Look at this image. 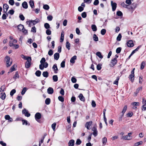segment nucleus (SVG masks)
Returning a JSON list of instances; mask_svg holds the SVG:
<instances>
[{"mask_svg": "<svg viewBox=\"0 0 146 146\" xmlns=\"http://www.w3.org/2000/svg\"><path fill=\"white\" fill-rule=\"evenodd\" d=\"M145 65V62H143L141 63V65L140 69L141 70L143 69Z\"/></svg>", "mask_w": 146, "mask_h": 146, "instance_id": "79ce46f5", "label": "nucleus"}, {"mask_svg": "<svg viewBox=\"0 0 146 146\" xmlns=\"http://www.w3.org/2000/svg\"><path fill=\"white\" fill-rule=\"evenodd\" d=\"M9 4L11 5H13L15 3L14 0H9Z\"/></svg>", "mask_w": 146, "mask_h": 146, "instance_id": "774afa93", "label": "nucleus"}, {"mask_svg": "<svg viewBox=\"0 0 146 146\" xmlns=\"http://www.w3.org/2000/svg\"><path fill=\"white\" fill-rule=\"evenodd\" d=\"M22 121L23 122V125L25 124L26 125H27L28 124L29 125H30L29 123V124L28 123L27 121V120H22Z\"/></svg>", "mask_w": 146, "mask_h": 146, "instance_id": "680f3d73", "label": "nucleus"}, {"mask_svg": "<svg viewBox=\"0 0 146 146\" xmlns=\"http://www.w3.org/2000/svg\"><path fill=\"white\" fill-rule=\"evenodd\" d=\"M134 76L135 75L134 74H131L129 75V79L131 81L133 82L134 80Z\"/></svg>", "mask_w": 146, "mask_h": 146, "instance_id": "ddd939ff", "label": "nucleus"}, {"mask_svg": "<svg viewBox=\"0 0 146 146\" xmlns=\"http://www.w3.org/2000/svg\"><path fill=\"white\" fill-rule=\"evenodd\" d=\"M133 0H126L125 3L129 5L131 3V1H133Z\"/></svg>", "mask_w": 146, "mask_h": 146, "instance_id": "4d7b16f0", "label": "nucleus"}, {"mask_svg": "<svg viewBox=\"0 0 146 146\" xmlns=\"http://www.w3.org/2000/svg\"><path fill=\"white\" fill-rule=\"evenodd\" d=\"M50 102V99L49 98H47L45 101V103L47 105H48Z\"/></svg>", "mask_w": 146, "mask_h": 146, "instance_id": "a18cd8bd", "label": "nucleus"}, {"mask_svg": "<svg viewBox=\"0 0 146 146\" xmlns=\"http://www.w3.org/2000/svg\"><path fill=\"white\" fill-rule=\"evenodd\" d=\"M91 28L93 31H96L97 30V28L96 26L95 25H93L91 26Z\"/></svg>", "mask_w": 146, "mask_h": 146, "instance_id": "cd10ccee", "label": "nucleus"}, {"mask_svg": "<svg viewBox=\"0 0 146 146\" xmlns=\"http://www.w3.org/2000/svg\"><path fill=\"white\" fill-rule=\"evenodd\" d=\"M35 118L36 120L38 122H39V119H40L41 117V115L39 112L37 113L35 115Z\"/></svg>", "mask_w": 146, "mask_h": 146, "instance_id": "39448f33", "label": "nucleus"}, {"mask_svg": "<svg viewBox=\"0 0 146 146\" xmlns=\"http://www.w3.org/2000/svg\"><path fill=\"white\" fill-rule=\"evenodd\" d=\"M93 38L94 40L95 41H97L98 40V37L95 34H94L93 35Z\"/></svg>", "mask_w": 146, "mask_h": 146, "instance_id": "7c9ffc66", "label": "nucleus"}, {"mask_svg": "<svg viewBox=\"0 0 146 146\" xmlns=\"http://www.w3.org/2000/svg\"><path fill=\"white\" fill-rule=\"evenodd\" d=\"M29 3L30 6L32 8H33L34 7V2L33 1L31 0L29 1Z\"/></svg>", "mask_w": 146, "mask_h": 146, "instance_id": "c85d7f7f", "label": "nucleus"}, {"mask_svg": "<svg viewBox=\"0 0 146 146\" xmlns=\"http://www.w3.org/2000/svg\"><path fill=\"white\" fill-rule=\"evenodd\" d=\"M48 73L47 71H45L43 72L42 73L43 76L47 78L48 76Z\"/></svg>", "mask_w": 146, "mask_h": 146, "instance_id": "c756f323", "label": "nucleus"}, {"mask_svg": "<svg viewBox=\"0 0 146 146\" xmlns=\"http://www.w3.org/2000/svg\"><path fill=\"white\" fill-rule=\"evenodd\" d=\"M71 80L73 83H75L77 81L76 79L74 77H72V78Z\"/></svg>", "mask_w": 146, "mask_h": 146, "instance_id": "5fc2aeb1", "label": "nucleus"}, {"mask_svg": "<svg viewBox=\"0 0 146 146\" xmlns=\"http://www.w3.org/2000/svg\"><path fill=\"white\" fill-rule=\"evenodd\" d=\"M16 66L15 65H14L13 66H12L11 68L10 69V71L11 72H13V71L15 70V67Z\"/></svg>", "mask_w": 146, "mask_h": 146, "instance_id": "49530a36", "label": "nucleus"}, {"mask_svg": "<svg viewBox=\"0 0 146 146\" xmlns=\"http://www.w3.org/2000/svg\"><path fill=\"white\" fill-rule=\"evenodd\" d=\"M61 67L62 68H64L65 66V61L64 60L60 64Z\"/></svg>", "mask_w": 146, "mask_h": 146, "instance_id": "3c124183", "label": "nucleus"}, {"mask_svg": "<svg viewBox=\"0 0 146 146\" xmlns=\"http://www.w3.org/2000/svg\"><path fill=\"white\" fill-rule=\"evenodd\" d=\"M46 33L47 35H50L51 34V32L50 30L47 29L46 31Z\"/></svg>", "mask_w": 146, "mask_h": 146, "instance_id": "0e129e2a", "label": "nucleus"}, {"mask_svg": "<svg viewBox=\"0 0 146 146\" xmlns=\"http://www.w3.org/2000/svg\"><path fill=\"white\" fill-rule=\"evenodd\" d=\"M106 33V30L105 29H103L101 31V33L102 35H104Z\"/></svg>", "mask_w": 146, "mask_h": 146, "instance_id": "de8ad7c7", "label": "nucleus"}, {"mask_svg": "<svg viewBox=\"0 0 146 146\" xmlns=\"http://www.w3.org/2000/svg\"><path fill=\"white\" fill-rule=\"evenodd\" d=\"M132 134V132L128 133L127 135L124 136L123 137V139L127 140H131L132 138V137L131 136Z\"/></svg>", "mask_w": 146, "mask_h": 146, "instance_id": "f257e3e1", "label": "nucleus"}, {"mask_svg": "<svg viewBox=\"0 0 146 146\" xmlns=\"http://www.w3.org/2000/svg\"><path fill=\"white\" fill-rule=\"evenodd\" d=\"M52 79L54 82H56L58 80V77L57 75H54L52 77Z\"/></svg>", "mask_w": 146, "mask_h": 146, "instance_id": "4c0bfd02", "label": "nucleus"}, {"mask_svg": "<svg viewBox=\"0 0 146 146\" xmlns=\"http://www.w3.org/2000/svg\"><path fill=\"white\" fill-rule=\"evenodd\" d=\"M102 141L103 145H106L107 142V138L105 137H104L102 139Z\"/></svg>", "mask_w": 146, "mask_h": 146, "instance_id": "bb28decb", "label": "nucleus"}, {"mask_svg": "<svg viewBox=\"0 0 146 146\" xmlns=\"http://www.w3.org/2000/svg\"><path fill=\"white\" fill-rule=\"evenodd\" d=\"M22 6L23 8L26 9H27L28 8L27 3L25 1L23 2L22 4Z\"/></svg>", "mask_w": 146, "mask_h": 146, "instance_id": "b1692460", "label": "nucleus"}, {"mask_svg": "<svg viewBox=\"0 0 146 146\" xmlns=\"http://www.w3.org/2000/svg\"><path fill=\"white\" fill-rule=\"evenodd\" d=\"M56 123H54L52 125L51 127L54 131H55L56 127Z\"/></svg>", "mask_w": 146, "mask_h": 146, "instance_id": "a19ab883", "label": "nucleus"}, {"mask_svg": "<svg viewBox=\"0 0 146 146\" xmlns=\"http://www.w3.org/2000/svg\"><path fill=\"white\" fill-rule=\"evenodd\" d=\"M127 46L129 47H132L134 46L133 41L131 40L128 41L127 42Z\"/></svg>", "mask_w": 146, "mask_h": 146, "instance_id": "1a4fd4ad", "label": "nucleus"}, {"mask_svg": "<svg viewBox=\"0 0 146 146\" xmlns=\"http://www.w3.org/2000/svg\"><path fill=\"white\" fill-rule=\"evenodd\" d=\"M119 79V77H117L116 80L114 82L113 84L116 85H117L118 84V81Z\"/></svg>", "mask_w": 146, "mask_h": 146, "instance_id": "864d4df0", "label": "nucleus"}, {"mask_svg": "<svg viewBox=\"0 0 146 146\" xmlns=\"http://www.w3.org/2000/svg\"><path fill=\"white\" fill-rule=\"evenodd\" d=\"M40 21L39 19L38 18H36L35 20H31L33 25H35L36 23H39Z\"/></svg>", "mask_w": 146, "mask_h": 146, "instance_id": "6ab92c4d", "label": "nucleus"}, {"mask_svg": "<svg viewBox=\"0 0 146 146\" xmlns=\"http://www.w3.org/2000/svg\"><path fill=\"white\" fill-rule=\"evenodd\" d=\"M19 77V76L18 74V72H16L15 73V74L13 76V78L15 80L17 78H18Z\"/></svg>", "mask_w": 146, "mask_h": 146, "instance_id": "72a5a7b5", "label": "nucleus"}, {"mask_svg": "<svg viewBox=\"0 0 146 146\" xmlns=\"http://www.w3.org/2000/svg\"><path fill=\"white\" fill-rule=\"evenodd\" d=\"M47 91L48 94H52L53 93L54 90L52 88L49 87Z\"/></svg>", "mask_w": 146, "mask_h": 146, "instance_id": "a211bd4d", "label": "nucleus"}, {"mask_svg": "<svg viewBox=\"0 0 146 146\" xmlns=\"http://www.w3.org/2000/svg\"><path fill=\"white\" fill-rule=\"evenodd\" d=\"M70 43L68 41L66 42V47L68 50L70 49Z\"/></svg>", "mask_w": 146, "mask_h": 146, "instance_id": "2f4dec72", "label": "nucleus"}, {"mask_svg": "<svg viewBox=\"0 0 146 146\" xmlns=\"http://www.w3.org/2000/svg\"><path fill=\"white\" fill-rule=\"evenodd\" d=\"M43 8L44 9L48 10L49 9V7L48 5L46 4L43 5Z\"/></svg>", "mask_w": 146, "mask_h": 146, "instance_id": "09e8293b", "label": "nucleus"}, {"mask_svg": "<svg viewBox=\"0 0 146 146\" xmlns=\"http://www.w3.org/2000/svg\"><path fill=\"white\" fill-rule=\"evenodd\" d=\"M92 121L88 122L86 123L85 125V126L87 129H90V126L92 124Z\"/></svg>", "mask_w": 146, "mask_h": 146, "instance_id": "9b49d317", "label": "nucleus"}, {"mask_svg": "<svg viewBox=\"0 0 146 146\" xmlns=\"http://www.w3.org/2000/svg\"><path fill=\"white\" fill-rule=\"evenodd\" d=\"M64 31H62L61 32V36L60 38V42H62L64 40Z\"/></svg>", "mask_w": 146, "mask_h": 146, "instance_id": "5701e85b", "label": "nucleus"}, {"mask_svg": "<svg viewBox=\"0 0 146 146\" xmlns=\"http://www.w3.org/2000/svg\"><path fill=\"white\" fill-rule=\"evenodd\" d=\"M121 35L120 34H119L117 38V40L118 41H120L121 39Z\"/></svg>", "mask_w": 146, "mask_h": 146, "instance_id": "603ef678", "label": "nucleus"}, {"mask_svg": "<svg viewBox=\"0 0 146 146\" xmlns=\"http://www.w3.org/2000/svg\"><path fill=\"white\" fill-rule=\"evenodd\" d=\"M77 56H74L72 57L70 60L71 63L73 64L75 62V60L76 59Z\"/></svg>", "mask_w": 146, "mask_h": 146, "instance_id": "aec40b11", "label": "nucleus"}, {"mask_svg": "<svg viewBox=\"0 0 146 146\" xmlns=\"http://www.w3.org/2000/svg\"><path fill=\"white\" fill-rule=\"evenodd\" d=\"M9 8V6L7 4H5L3 5V11L5 12H6Z\"/></svg>", "mask_w": 146, "mask_h": 146, "instance_id": "dca6fc26", "label": "nucleus"}, {"mask_svg": "<svg viewBox=\"0 0 146 146\" xmlns=\"http://www.w3.org/2000/svg\"><path fill=\"white\" fill-rule=\"evenodd\" d=\"M111 5L112 8V10L113 11H114L117 7V4L115 3H114L112 1L111 2Z\"/></svg>", "mask_w": 146, "mask_h": 146, "instance_id": "6e6552de", "label": "nucleus"}, {"mask_svg": "<svg viewBox=\"0 0 146 146\" xmlns=\"http://www.w3.org/2000/svg\"><path fill=\"white\" fill-rule=\"evenodd\" d=\"M127 109V106H125L123 107L122 111L121 112V117L119 119L120 120H121V117L123 116L124 114L125 113V112L126 111V110Z\"/></svg>", "mask_w": 146, "mask_h": 146, "instance_id": "f8f14e48", "label": "nucleus"}, {"mask_svg": "<svg viewBox=\"0 0 146 146\" xmlns=\"http://www.w3.org/2000/svg\"><path fill=\"white\" fill-rule=\"evenodd\" d=\"M27 61L25 63V67L27 68H28L31 66V57H28L26 59Z\"/></svg>", "mask_w": 146, "mask_h": 146, "instance_id": "7ed1b4c3", "label": "nucleus"}, {"mask_svg": "<svg viewBox=\"0 0 146 146\" xmlns=\"http://www.w3.org/2000/svg\"><path fill=\"white\" fill-rule=\"evenodd\" d=\"M17 42V40L14 39V40L10 41L9 45L10 46H12L15 44H14L16 43Z\"/></svg>", "mask_w": 146, "mask_h": 146, "instance_id": "4468645a", "label": "nucleus"}, {"mask_svg": "<svg viewBox=\"0 0 146 146\" xmlns=\"http://www.w3.org/2000/svg\"><path fill=\"white\" fill-rule=\"evenodd\" d=\"M19 17L20 19L22 21H24L25 20V18L23 15L22 14H20Z\"/></svg>", "mask_w": 146, "mask_h": 146, "instance_id": "6e6d98bb", "label": "nucleus"}, {"mask_svg": "<svg viewBox=\"0 0 146 146\" xmlns=\"http://www.w3.org/2000/svg\"><path fill=\"white\" fill-rule=\"evenodd\" d=\"M86 16V14L85 12H84L82 13L81 16L83 18H85Z\"/></svg>", "mask_w": 146, "mask_h": 146, "instance_id": "e2e57ef3", "label": "nucleus"}, {"mask_svg": "<svg viewBox=\"0 0 146 146\" xmlns=\"http://www.w3.org/2000/svg\"><path fill=\"white\" fill-rule=\"evenodd\" d=\"M48 64L47 62H45L43 64H40L39 65V68L40 69L42 70L44 68H46L48 66Z\"/></svg>", "mask_w": 146, "mask_h": 146, "instance_id": "423d86ee", "label": "nucleus"}, {"mask_svg": "<svg viewBox=\"0 0 146 146\" xmlns=\"http://www.w3.org/2000/svg\"><path fill=\"white\" fill-rule=\"evenodd\" d=\"M92 130L93 131V135L95 136L96 137L98 135V131L97 130L96 127H93L92 129Z\"/></svg>", "mask_w": 146, "mask_h": 146, "instance_id": "9d476101", "label": "nucleus"}, {"mask_svg": "<svg viewBox=\"0 0 146 146\" xmlns=\"http://www.w3.org/2000/svg\"><path fill=\"white\" fill-rule=\"evenodd\" d=\"M41 74V72L39 70H37V71H36V72H35L36 75L38 77L40 76Z\"/></svg>", "mask_w": 146, "mask_h": 146, "instance_id": "c03bdc74", "label": "nucleus"}, {"mask_svg": "<svg viewBox=\"0 0 146 146\" xmlns=\"http://www.w3.org/2000/svg\"><path fill=\"white\" fill-rule=\"evenodd\" d=\"M54 59L57 60L59 57V54L58 53H56L54 54Z\"/></svg>", "mask_w": 146, "mask_h": 146, "instance_id": "4be33fe9", "label": "nucleus"}, {"mask_svg": "<svg viewBox=\"0 0 146 146\" xmlns=\"http://www.w3.org/2000/svg\"><path fill=\"white\" fill-rule=\"evenodd\" d=\"M96 55L100 58L102 59L103 58V56L102 55L100 52H96Z\"/></svg>", "mask_w": 146, "mask_h": 146, "instance_id": "c9c22d12", "label": "nucleus"}, {"mask_svg": "<svg viewBox=\"0 0 146 146\" xmlns=\"http://www.w3.org/2000/svg\"><path fill=\"white\" fill-rule=\"evenodd\" d=\"M22 112L24 114L25 116L29 117L31 115L29 113L28 111L26 109H24L22 110Z\"/></svg>", "mask_w": 146, "mask_h": 146, "instance_id": "0eeeda50", "label": "nucleus"}, {"mask_svg": "<svg viewBox=\"0 0 146 146\" xmlns=\"http://www.w3.org/2000/svg\"><path fill=\"white\" fill-rule=\"evenodd\" d=\"M143 76H140L139 78V83L141 84H142L143 81Z\"/></svg>", "mask_w": 146, "mask_h": 146, "instance_id": "ea45409f", "label": "nucleus"}, {"mask_svg": "<svg viewBox=\"0 0 146 146\" xmlns=\"http://www.w3.org/2000/svg\"><path fill=\"white\" fill-rule=\"evenodd\" d=\"M18 29L20 31H22L24 28L23 25H22L20 24L17 26Z\"/></svg>", "mask_w": 146, "mask_h": 146, "instance_id": "a878e982", "label": "nucleus"}, {"mask_svg": "<svg viewBox=\"0 0 146 146\" xmlns=\"http://www.w3.org/2000/svg\"><path fill=\"white\" fill-rule=\"evenodd\" d=\"M16 92V90L13 89L10 92V95L11 96H13V94L15 93Z\"/></svg>", "mask_w": 146, "mask_h": 146, "instance_id": "8fccbe9b", "label": "nucleus"}, {"mask_svg": "<svg viewBox=\"0 0 146 146\" xmlns=\"http://www.w3.org/2000/svg\"><path fill=\"white\" fill-rule=\"evenodd\" d=\"M143 142L142 141H141L137 143H135L134 145V146H138L142 144Z\"/></svg>", "mask_w": 146, "mask_h": 146, "instance_id": "e433bc0d", "label": "nucleus"}, {"mask_svg": "<svg viewBox=\"0 0 146 146\" xmlns=\"http://www.w3.org/2000/svg\"><path fill=\"white\" fill-rule=\"evenodd\" d=\"M102 67H101V64H98L97 66V69L99 70L101 69Z\"/></svg>", "mask_w": 146, "mask_h": 146, "instance_id": "bf43d9fd", "label": "nucleus"}, {"mask_svg": "<svg viewBox=\"0 0 146 146\" xmlns=\"http://www.w3.org/2000/svg\"><path fill=\"white\" fill-rule=\"evenodd\" d=\"M58 98L59 100L61 102H63L64 101V98L62 97L59 96L58 97Z\"/></svg>", "mask_w": 146, "mask_h": 146, "instance_id": "052dcab7", "label": "nucleus"}, {"mask_svg": "<svg viewBox=\"0 0 146 146\" xmlns=\"http://www.w3.org/2000/svg\"><path fill=\"white\" fill-rule=\"evenodd\" d=\"M5 118L6 120H9V121L12 122L13 121L12 118L9 115H5Z\"/></svg>", "mask_w": 146, "mask_h": 146, "instance_id": "f3484780", "label": "nucleus"}, {"mask_svg": "<svg viewBox=\"0 0 146 146\" xmlns=\"http://www.w3.org/2000/svg\"><path fill=\"white\" fill-rule=\"evenodd\" d=\"M142 87H140L138 88L136 90L135 92V94L136 95L139 92V91H141L142 90Z\"/></svg>", "mask_w": 146, "mask_h": 146, "instance_id": "473e14b6", "label": "nucleus"}, {"mask_svg": "<svg viewBox=\"0 0 146 146\" xmlns=\"http://www.w3.org/2000/svg\"><path fill=\"white\" fill-rule=\"evenodd\" d=\"M31 31L32 32H34L35 33L36 32V28H35V26L32 27V28L31 29Z\"/></svg>", "mask_w": 146, "mask_h": 146, "instance_id": "69168bd1", "label": "nucleus"}, {"mask_svg": "<svg viewBox=\"0 0 146 146\" xmlns=\"http://www.w3.org/2000/svg\"><path fill=\"white\" fill-rule=\"evenodd\" d=\"M27 90V88L26 87H24L21 92V94L22 95H23Z\"/></svg>", "mask_w": 146, "mask_h": 146, "instance_id": "f704fd0d", "label": "nucleus"}, {"mask_svg": "<svg viewBox=\"0 0 146 146\" xmlns=\"http://www.w3.org/2000/svg\"><path fill=\"white\" fill-rule=\"evenodd\" d=\"M52 68L53 69L54 73H57L58 69L56 64H55L54 65Z\"/></svg>", "mask_w": 146, "mask_h": 146, "instance_id": "2eb2a0df", "label": "nucleus"}, {"mask_svg": "<svg viewBox=\"0 0 146 146\" xmlns=\"http://www.w3.org/2000/svg\"><path fill=\"white\" fill-rule=\"evenodd\" d=\"M117 58H113L111 60V63L110 64V67H112L115 65L117 63Z\"/></svg>", "mask_w": 146, "mask_h": 146, "instance_id": "20e7f679", "label": "nucleus"}, {"mask_svg": "<svg viewBox=\"0 0 146 146\" xmlns=\"http://www.w3.org/2000/svg\"><path fill=\"white\" fill-rule=\"evenodd\" d=\"M52 16L50 15H49L47 17V19L49 21H51L52 20Z\"/></svg>", "mask_w": 146, "mask_h": 146, "instance_id": "338daca9", "label": "nucleus"}, {"mask_svg": "<svg viewBox=\"0 0 146 146\" xmlns=\"http://www.w3.org/2000/svg\"><path fill=\"white\" fill-rule=\"evenodd\" d=\"M78 97L82 101H84L85 100V98L83 96V95L82 94H80L78 96Z\"/></svg>", "mask_w": 146, "mask_h": 146, "instance_id": "393cba45", "label": "nucleus"}, {"mask_svg": "<svg viewBox=\"0 0 146 146\" xmlns=\"http://www.w3.org/2000/svg\"><path fill=\"white\" fill-rule=\"evenodd\" d=\"M74 141L72 139L70 140L68 143L69 146H74Z\"/></svg>", "mask_w": 146, "mask_h": 146, "instance_id": "412c9836", "label": "nucleus"}, {"mask_svg": "<svg viewBox=\"0 0 146 146\" xmlns=\"http://www.w3.org/2000/svg\"><path fill=\"white\" fill-rule=\"evenodd\" d=\"M45 28L47 29H48L50 28V26L49 24L47 23H46L44 24Z\"/></svg>", "mask_w": 146, "mask_h": 146, "instance_id": "37998d69", "label": "nucleus"}, {"mask_svg": "<svg viewBox=\"0 0 146 146\" xmlns=\"http://www.w3.org/2000/svg\"><path fill=\"white\" fill-rule=\"evenodd\" d=\"M45 59L44 58H42L40 61L41 64H43L45 62Z\"/></svg>", "mask_w": 146, "mask_h": 146, "instance_id": "13d9d810", "label": "nucleus"}, {"mask_svg": "<svg viewBox=\"0 0 146 146\" xmlns=\"http://www.w3.org/2000/svg\"><path fill=\"white\" fill-rule=\"evenodd\" d=\"M10 58L8 56H6L5 58V59L6 61V66L7 67L10 66L12 64V62H10Z\"/></svg>", "mask_w": 146, "mask_h": 146, "instance_id": "f03ea898", "label": "nucleus"}, {"mask_svg": "<svg viewBox=\"0 0 146 146\" xmlns=\"http://www.w3.org/2000/svg\"><path fill=\"white\" fill-rule=\"evenodd\" d=\"M139 48V46H138L136 49L133 50L131 54V55H133L136 51H138Z\"/></svg>", "mask_w": 146, "mask_h": 146, "instance_id": "58836bf2", "label": "nucleus"}]
</instances>
